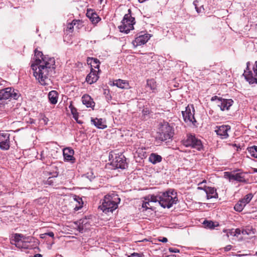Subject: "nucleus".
I'll use <instances>...</instances> for the list:
<instances>
[{
	"label": "nucleus",
	"instance_id": "obj_1",
	"mask_svg": "<svg viewBox=\"0 0 257 257\" xmlns=\"http://www.w3.org/2000/svg\"><path fill=\"white\" fill-rule=\"evenodd\" d=\"M31 67L34 71V76L42 85L49 84V76L54 70L55 60L53 57L44 55L42 52L35 50Z\"/></svg>",
	"mask_w": 257,
	"mask_h": 257
},
{
	"label": "nucleus",
	"instance_id": "obj_2",
	"mask_svg": "<svg viewBox=\"0 0 257 257\" xmlns=\"http://www.w3.org/2000/svg\"><path fill=\"white\" fill-rule=\"evenodd\" d=\"M150 199L155 203L158 202L164 208H170L178 201L176 193L173 191L160 192L156 195H152Z\"/></svg>",
	"mask_w": 257,
	"mask_h": 257
},
{
	"label": "nucleus",
	"instance_id": "obj_3",
	"mask_svg": "<svg viewBox=\"0 0 257 257\" xmlns=\"http://www.w3.org/2000/svg\"><path fill=\"white\" fill-rule=\"evenodd\" d=\"M120 201V199L117 194L115 193H109L104 196L102 200L101 205L99 206V209L105 214L112 213L117 208Z\"/></svg>",
	"mask_w": 257,
	"mask_h": 257
},
{
	"label": "nucleus",
	"instance_id": "obj_4",
	"mask_svg": "<svg viewBox=\"0 0 257 257\" xmlns=\"http://www.w3.org/2000/svg\"><path fill=\"white\" fill-rule=\"evenodd\" d=\"M183 144L186 147H191L198 151L203 150V145L201 140L195 135L189 134L183 141Z\"/></svg>",
	"mask_w": 257,
	"mask_h": 257
},
{
	"label": "nucleus",
	"instance_id": "obj_5",
	"mask_svg": "<svg viewBox=\"0 0 257 257\" xmlns=\"http://www.w3.org/2000/svg\"><path fill=\"white\" fill-rule=\"evenodd\" d=\"M128 13L125 14L118 26L120 32L127 34L130 30L134 29V25L135 24V18L131 14V10H128Z\"/></svg>",
	"mask_w": 257,
	"mask_h": 257
},
{
	"label": "nucleus",
	"instance_id": "obj_6",
	"mask_svg": "<svg viewBox=\"0 0 257 257\" xmlns=\"http://www.w3.org/2000/svg\"><path fill=\"white\" fill-rule=\"evenodd\" d=\"M174 134V129L168 122H165L160 125L158 137L162 141L171 139Z\"/></svg>",
	"mask_w": 257,
	"mask_h": 257
},
{
	"label": "nucleus",
	"instance_id": "obj_7",
	"mask_svg": "<svg viewBox=\"0 0 257 257\" xmlns=\"http://www.w3.org/2000/svg\"><path fill=\"white\" fill-rule=\"evenodd\" d=\"M249 65V62H247L246 63V68L245 70H244L243 75L244 76L245 79L249 83L253 84L254 82L257 83V78H255V76H257V61L255 62L254 65L252 68L254 74V76H253V74L251 71L249 70L248 68Z\"/></svg>",
	"mask_w": 257,
	"mask_h": 257
},
{
	"label": "nucleus",
	"instance_id": "obj_8",
	"mask_svg": "<svg viewBox=\"0 0 257 257\" xmlns=\"http://www.w3.org/2000/svg\"><path fill=\"white\" fill-rule=\"evenodd\" d=\"M111 165L114 169H125L127 166L124 156L121 153L115 154L114 159L111 162Z\"/></svg>",
	"mask_w": 257,
	"mask_h": 257
},
{
	"label": "nucleus",
	"instance_id": "obj_9",
	"mask_svg": "<svg viewBox=\"0 0 257 257\" xmlns=\"http://www.w3.org/2000/svg\"><path fill=\"white\" fill-rule=\"evenodd\" d=\"M194 108L193 105H188L186 107L185 111H182V113L185 122L194 124L196 122L194 117Z\"/></svg>",
	"mask_w": 257,
	"mask_h": 257
},
{
	"label": "nucleus",
	"instance_id": "obj_10",
	"mask_svg": "<svg viewBox=\"0 0 257 257\" xmlns=\"http://www.w3.org/2000/svg\"><path fill=\"white\" fill-rule=\"evenodd\" d=\"M246 173L240 172L238 173H231L225 172L224 177L228 179L229 181L234 180L239 182L246 183L247 180L246 179Z\"/></svg>",
	"mask_w": 257,
	"mask_h": 257
},
{
	"label": "nucleus",
	"instance_id": "obj_11",
	"mask_svg": "<svg viewBox=\"0 0 257 257\" xmlns=\"http://www.w3.org/2000/svg\"><path fill=\"white\" fill-rule=\"evenodd\" d=\"M151 37V35L144 33L142 32L139 33V36L132 42V44L135 47L144 45L149 41Z\"/></svg>",
	"mask_w": 257,
	"mask_h": 257
},
{
	"label": "nucleus",
	"instance_id": "obj_12",
	"mask_svg": "<svg viewBox=\"0 0 257 257\" xmlns=\"http://www.w3.org/2000/svg\"><path fill=\"white\" fill-rule=\"evenodd\" d=\"M230 129L231 127L228 125H222L216 126L215 132L220 139H226L229 137L228 132Z\"/></svg>",
	"mask_w": 257,
	"mask_h": 257
},
{
	"label": "nucleus",
	"instance_id": "obj_13",
	"mask_svg": "<svg viewBox=\"0 0 257 257\" xmlns=\"http://www.w3.org/2000/svg\"><path fill=\"white\" fill-rule=\"evenodd\" d=\"M10 146V135L4 131H0V148L8 150Z\"/></svg>",
	"mask_w": 257,
	"mask_h": 257
},
{
	"label": "nucleus",
	"instance_id": "obj_14",
	"mask_svg": "<svg viewBox=\"0 0 257 257\" xmlns=\"http://www.w3.org/2000/svg\"><path fill=\"white\" fill-rule=\"evenodd\" d=\"M233 101L232 99H218L217 105L222 111L228 110L229 107L232 105Z\"/></svg>",
	"mask_w": 257,
	"mask_h": 257
},
{
	"label": "nucleus",
	"instance_id": "obj_15",
	"mask_svg": "<svg viewBox=\"0 0 257 257\" xmlns=\"http://www.w3.org/2000/svg\"><path fill=\"white\" fill-rule=\"evenodd\" d=\"M98 72L99 70H95L93 68L91 69L90 72L86 76V82L90 84L96 82L99 78Z\"/></svg>",
	"mask_w": 257,
	"mask_h": 257
},
{
	"label": "nucleus",
	"instance_id": "obj_16",
	"mask_svg": "<svg viewBox=\"0 0 257 257\" xmlns=\"http://www.w3.org/2000/svg\"><path fill=\"white\" fill-rule=\"evenodd\" d=\"M203 190L206 194L207 199L218 198V194L216 192V190L214 187H205Z\"/></svg>",
	"mask_w": 257,
	"mask_h": 257
},
{
	"label": "nucleus",
	"instance_id": "obj_17",
	"mask_svg": "<svg viewBox=\"0 0 257 257\" xmlns=\"http://www.w3.org/2000/svg\"><path fill=\"white\" fill-rule=\"evenodd\" d=\"M76 224H77V229L80 232H83L89 227L88 220L87 218L80 219L77 221Z\"/></svg>",
	"mask_w": 257,
	"mask_h": 257
},
{
	"label": "nucleus",
	"instance_id": "obj_18",
	"mask_svg": "<svg viewBox=\"0 0 257 257\" xmlns=\"http://www.w3.org/2000/svg\"><path fill=\"white\" fill-rule=\"evenodd\" d=\"M74 150L70 148H66L63 150V154L64 160L67 161H72L74 159Z\"/></svg>",
	"mask_w": 257,
	"mask_h": 257
},
{
	"label": "nucleus",
	"instance_id": "obj_19",
	"mask_svg": "<svg viewBox=\"0 0 257 257\" xmlns=\"http://www.w3.org/2000/svg\"><path fill=\"white\" fill-rule=\"evenodd\" d=\"M113 85L121 89H128L130 87L127 81L121 79L114 80L113 82Z\"/></svg>",
	"mask_w": 257,
	"mask_h": 257
},
{
	"label": "nucleus",
	"instance_id": "obj_20",
	"mask_svg": "<svg viewBox=\"0 0 257 257\" xmlns=\"http://www.w3.org/2000/svg\"><path fill=\"white\" fill-rule=\"evenodd\" d=\"M59 94L56 90H52L48 93L49 101L52 104H56L58 102Z\"/></svg>",
	"mask_w": 257,
	"mask_h": 257
},
{
	"label": "nucleus",
	"instance_id": "obj_21",
	"mask_svg": "<svg viewBox=\"0 0 257 257\" xmlns=\"http://www.w3.org/2000/svg\"><path fill=\"white\" fill-rule=\"evenodd\" d=\"M91 121L93 124L99 129H104L107 127L104 121L102 118H92Z\"/></svg>",
	"mask_w": 257,
	"mask_h": 257
},
{
	"label": "nucleus",
	"instance_id": "obj_22",
	"mask_svg": "<svg viewBox=\"0 0 257 257\" xmlns=\"http://www.w3.org/2000/svg\"><path fill=\"white\" fill-rule=\"evenodd\" d=\"M147 87L149 88L152 93H156L158 92L157 83L154 79L147 80Z\"/></svg>",
	"mask_w": 257,
	"mask_h": 257
},
{
	"label": "nucleus",
	"instance_id": "obj_23",
	"mask_svg": "<svg viewBox=\"0 0 257 257\" xmlns=\"http://www.w3.org/2000/svg\"><path fill=\"white\" fill-rule=\"evenodd\" d=\"M82 101L83 104L87 107L94 106V102L91 97L88 95H84L82 97Z\"/></svg>",
	"mask_w": 257,
	"mask_h": 257
},
{
	"label": "nucleus",
	"instance_id": "obj_24",
	"mask_svg": "<svg viewBox=\"0 0 257 257\" xmlns=\"http://www.w3.org/2000/svg\"><path fill=\"white\" fill-rule=\"evenodd\" d=\"M162 160V157L156 153H152L149 157V161L153 164H156L161 162Z\"/></svg>",
	"mask_w": 257,
	"mask_h": 257
},
{
	"label": "nucleus",
	"instance_id": "obj_25",
	"mask_svg": "<svg viewBox=\"0 0 257 257\" xmlns=\"http://www.w3.org/2000/svg\"><path fill=\"white\" fill-rule=\"evenodd\" d=\"M193 5L195 7L196 12L197 13L200 14L204 12V9L203 5L199 0H195L193 2Z\"/></svg>",
	"mask_w": 257,
	"mask_h": 257
},
{
	"label": "nucleus",
	"instance_id": "obj_26",
	"mask_svg": "<svg viewBox=\"0 0 257 257\" xmlns=\"http://www.w3.org/2000/svg\"><path fill=\"white\" fill-rule=\"evenodd\" d=\"M86 15L93 24H96L100 20V19L95 13H90V12H87Z\"/></svg>",
	"mask_w": 257,
	"mask_h": 257
},
{
	"label": "nucleus",
	"instance_id": "obj_27",
	"mask_svg": "<svg viewBox=\"0 0 257 257\" xmlns=\"http://www.w3.org/2000/svg\"><path fill=\"white\" fill-rule=\"evenodd\" d=\"M81 24L80 20H74L71 23H69L67 26L66 31L69 32H72L74 26L77 25V27Z\"/></svg>",
	"mask_w": 257,
	"mask_h": 257
},
{
	"label": "nucleus",
	"instance_id": "obj_28",
	"mask_svg": "<svg viewBox=\"0 0 257 257\" xmlns=\"http://www.w3.org/2000/svg\"><path fill=\"white\" fill-rule=\"evenodd\" d=\"M151 196L152 195H149L145 198V201H143L142 205V208L144 209L143 211L152 208V206L150 204V202H153L150 199Z\"/></svg>",
	"mask_w": 257,
	"mask_h": 257
},
{
	"label": "nucleus",
	"instance_id": "obj_29",
	"mask_svg": "<svg viewBox=\"0 0 257 257\" xmlns=\"http://www.w3.org/2000/svg\"><path fill=\"white\" fill-rule=\"evenodd\" d=\"M74 200L77 202V204H76V206L74 208L75 210H78L80 208H81L83 206V202L82 199L79 196L75 195L74 197Z\"/></svg>",
	"mask_w": 257,
	"mask_h": 257
},
{
	"label": "nucleus",
	"instance_id": "obj_30",
	"mask_svg": "<svg viewBox=\"0 0 257 257\" xmlns=\"http://www.w3.org/2000/svg\"><path fill=\"white\" fill-rule=\"evenodd\" d=\"M247 151L250 155L257 159V146H252L247 148Z\"/></svg>",
	"mask_w": 257,
	"mask_h": 257
},
{
	"label": "nucleus",
	"instance_id": "obj_31",
	"mask_svg": "<svg viewBox=\"0 0 257 257\" xmlns=\"http://www.w3.org/2000/svg\"><path fill=\"white\" fill-rule=\"evenodd\" d=\"M89 59L91 60L90 64H91V69L93 68V67H94V68L97 69L98 70H99V64H100L99 61L96 58H89Z\"/></svg>",
	"mask_w": 257,
	"mask_h": 257
},
{
	"label": "nucleus",
	"instance_id": "obj_32",
	"mask_svg": "<svg viewBox=\"0 0 257 257\" xmlns=\"http://www.w3.org/2000/svg\"><path fill=\"white\" fill-rule=\"evenodd\" d=\"M245 206L244 204L239 200L237 203H236L234 206V209L235 211L238 212H241Z\"/></svg>",
	"mask_w": 257,
	"mask_h": 257
},
{
	"label": "nucleus",
	"instance_id": "obj_33",
	"mask_svg": "<svg viewBox=\"0 0 257 257\" xmlns=\"http://www.w3.org/2000/svg\"><path fill=\"white\" fill-rule=\"evenodd\" d=\"M253 197V195L251 193H249L246 195L243 198L241 199V201L246 205L248 204Z\"/></svg>",
	"mask_w": 257,
	"mask_h": 257
},
{
	"label": "nucleus",
	"instance_id": "obj_34",
	"mask_svg": "<svg viewBox=\"0 0 257 257\" xmlns=\"http://www.w3.org/2000/svg\"><path fill=\"white\" fill-rule=\"evenodd\" d=\"M204 224L206 225V226L210 229H213L215 227L219 225L218 223L215 224V223L212 221H204Z\"/></svg>",
	"mask_w": 257,
	"mask_h": 257
},
{
	"label": "nucleus",
	"instance_id": "obj_35",
	"mask_svg": "<svg viewBox=\"0 0 257 257\" xmlns=\"http://www.w3.org/2000/svg\"><path fill=\"white\" fill-rule=\"evenodd\" d=\"M34 240V238L32 236H26L23 235L22 241L25 242H32Z\"/></svg>",
	"mask_w": 257,
	"mask_h": 257
},
{
	"label": "nucleus",
	"instance_id": "obj_36",
	"mask_svg": "<svg viewBox=\"0 0 257 257\" xmlns=\"http://www.w3.org/2000/svg\"><path fill=\"white\" fill-rule=\"evenodd\" d=\"M223 232L226 233V236L227 237H228L229 235L233 236V234H234L233 229L229 230L224 229Z\"/></svg>",
	"mask_w": 257,
	"mask_h": 257
},
{
	"label": "nucleus",
	"instance_id": "obj_37",
	"mask_svg": "<svg viewBox=\"0 0 257 257\" xmlns=\"http://www.w3.org/2000/svg\"><path fill=\"white\" fill-rule=\"evenodd\" d=\"M23 235L21 234H16L15 235V239L16 241H22Z\"/></svg>",
	"mask_w": 257,
	"mask_h": 257
},
{
	"label": "nucleus",
	"instance_id": "obj_38",
	"mask_svg": "<svg viewBox=\"0 0 257 257\" xmlns=\"http://www.w3.org/2000/svg\"><path fill=\"white\" fill-rule=\"evenodd\" d=\"M234 234H233V236H238L239 234H240L241 233V230H240V229L239 228H236L235 229H234Z\"/></svg>",
	"mask_w": 257,
	"mask_h": 257
},
{
	"label": "nucleus",
	"instance_id": "obj_39",
	"mask_svg": "<svg viewBox=\"0 0 257 257\" xmlns=\"http://www.w3.org/2000/svg\"><path fill=\"white\" fill-rule=\"evenodd\" d=\"M169 251L170 252H174V253L179 252V250L176 248L170 247L169 248Z\"/></svg>",
	"mask_w": 257,
	"mask_h": 257
},
{
	"label": "nucleus",
	"instance_id": "obj_40",
	"mask_svg": "<svg viewBox=\"0 0 257 257\" xmlns=\"http://www.w3.org/2000/svg\"><path fill=\"white\" fill-rule=\"evenodd\" d=\"M134 256L142 257V255L139 253L134 252V253H132L130 256H129V257H134Z\"/></svg>",
	"mask_w": 257,
	"mask_h": 257
},
{
	"label": "nucleus",
	"instance_id": "obj_41",
	"mask_svg": "<svg viewBox=\"0 0 257 257\" xmlns=\"http://www.w3.org/2000/svg\"><path fill=\"white\" fill-rule=\"evenodd\" d=\"M232 248V246L231 245H226L224 248V251H229Z\"/></svg>",
	"mask_w": 257,
	"mask_h": 257
},
{
	"label": "nucleus",
	"instance_id": "obj_42",
	"mask_svg": "<svg viewBox=\"0 0 257 257\" xmlns=\"http://www.w3.org/2000/svg\"><path fill=\"white\" fill-rule=\"evenodd\" d=\"M45 234H46V235L49 236L51 237H54V234L52 231L46 232V233H45Z\"/></svg>",
	"mask_w": 257,
	"mask_h": 257
},
{
	"label": "nucleus",
	"instance_id": "obj_43",
	"mask_svg": "<svg viewBox=\"0 0 257 257\" xmlns=\"http://www.w3.org/2000/svg\"><path fill=\"white\" fill-rule=\"evenodd\" d=\"M143 113L144 115L147 114L149 113V110L148 108H145L143 110Z\"/></svg>",
	"mask_w": 257,
	"mask_h": 257
},
{
	"label": "nucleus",
	"instance_id": "obj_44",
	"mask_svg": "<svg viewBox=\"0 0 257 257\" xmlns=\"http://www.w3.org/2000/svg\"><path fill=\"white\" fill-rule=\"evenodd\" d=\"M218 99H221V98H218L217 96H213L211 99V101H215L216 100H217V101H218Z\"/></svg>",
	"mask_w": 257,
	"mask_h": 257
},
{
	"label": "nucleus",
	"instance_id": "obj_45",
	"mask_svg": "<svg viewBox=\"0 0 257 257\" xmlns=\"http://www.w3.org/2000/svg\"><path fill=\"white\" fill-rule=\"evenodd\" d=\"M160 241L162 242H166L168 241V239L166 237H163L162 239H160Z\"/></svg>",
	"mask_w": 257,
	"mask_h": 257
},
{
	"label": "nucleus",
	"instance_id": "obj_46",
	"mask_svg": "<svg viewBox=\"0 0 257 257\" xmlns=\"http://www.w3.org/2000/svg\"><path fill=\"white\" fill-rule=\"evenodd\" d=\"M241 231V233L243 235H245V234H248V233L247 232V230H245V229H243Z\"/></svg>",
	"mask_w": 257,
	"mask_h": 257
},
{
	"label": "nucleus",
	"instance_id": "obj_47",
	"mask_svg": "<svg viewBox=\"0 0 257 257\" xmlns=\"http://www.w3.org/2000/svg\"><path fill=\"white\" fill-rule=\"evenodd\" d=\"M86 177L88 178L90 181H91L92 179H93L94 178V177L92 175L90 176H86Z\"/></svg>",
	"mask_w": 257,
	"mask_h": 257
},
{
	"label": "nucleus",
	"instance_id": "obj_48",
	"mask_svg": "<svg viewBox=\"0 0 257 257\" xmlns=\"http://www.w3.org/2000/svg\"><path fill=\"white\" fill-rule=\"evenodd\" d=\"M40 157H39V156L37 157L38 159H40L42 160L44 158V157L43 156L42 152L41 153V154H40Z\"/></svg>",
	"mask_w": 257,
	"mask_h": 257
},
{
	"label": "nucleus",
	"instance_id": "obj_49",
	"mask_svg": "<svg viewBox=\"0 0 257 257\" xmlns=\"http://www.w3.org/2000/svg\"><path fill=\"white\" fill-rule=\"evenodd\" d=\"M34 257H42V255L40 253H37L34 255Z\"/></svg>",
	"mask_w": 257,
	"mask_h": 257
},
{
	"label": "nucleus",
	"instance_id": "obj_50",
	"mask_svg": "<svg viewBox=\"0 0 257 257\" xmlns=\"http://www.w3.org/2000/svg\"><path fill=\"white\" fill-rule=\"evenodd\" d=\"M46 234H45V233H43L40 235V237L41 238H44L46 237Z\"/></svg>",
	"mask_w": 257,
	"mask_h": 257
},
{
	"label": "nucleus",
	"instance_id": "obj_51",
	"mask_svg": "<svg viewBox=\"0 0 257 257\" xmlns=\"http://www.w3.org/2000/svg\"><path fill=\"white\" fill-rule=\"evenodd\" d=\"M74 118L77 120V122H78V123H81V122L80 121H78V120H77V118H76V117L74 115Z\"/></svg>",
	"mask_w": 257,
	"mask_h": 257
},
{
	"label": "nucleus",
	"instance_id": "obj_52",
	"mask_svg": "<svg viewBox=\"0 0 257 257\" xmlns=\"http://www.w3.org/2000/svg\"><path fill=\"white\" fill-rule=\"evenodd\" d=\"M253 172L257 173V168L253 169Z\"/></svg>",
	"mask_w": 257,
	"mask_h": 257
},
{
	"label": "nucleus",
	"instance_id": "obj_53",
	"mask_svg": "<svg viewBox=\"0 0 257 257\" xmlns=\"http://www.w3.org/2000/svg\"><path fill=\"white\" fill-rule=\"evenodd\" d=\"M254 109L257 110V104L254 105Z\"/></svg>",
	"mask_w": 257,
	"mask_h": 257
},
{
	"label": "nucleus",
	"instance_id": "obj_54",
	"mask_svg": "<svg viewBox=\"0 0 257 257\" xmlns=\"http://www.w3.org/2000/svg\"><path fill=\"white\" fill-rule=\"evenodd\" d=\"M103 1V0H98V1L100 3V4H101Z\"/></svg>",
	"mask_w": 257,
	"mask_h": 257
},
{
	"label": "nucleus",
	"instance_id": "obj_55",
	"mask_svg": "<svg viewBox=\"0 0 257 257\" xmlns=\"http://www.w3.org/2000/svg\"><path fill=\"white\" fill-rule=\"evenodd\" d=\"M256 254L257 255V252H256Z\"/></svg>",
	"mask_w": 257,
	"mask_h": 257
}]
</instances>
